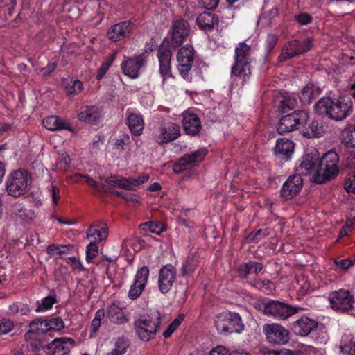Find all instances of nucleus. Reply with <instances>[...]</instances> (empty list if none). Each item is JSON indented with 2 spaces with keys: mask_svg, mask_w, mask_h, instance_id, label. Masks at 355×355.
I'll list each match as a JSON object with an SVG mask.
<instances>
[{
  "mask_svg": "<svg viewBox=\"0 0 355 355\" xmlns=\"http://www.w3.org/2000/svg\"><path fill=\"white\" fill-rule=\"evenodd\" d=\"M279 40V35L276 33L268 34L266 39L265 48L268 53L273 50Z\"/></svg>",
  "mask_w": 355,
  "mask_h": 355,
  "instance_id": "8fccbe9b",
  "label": "nucleus"
},
{
  "mask_svg": "<svg viewBox=\"0 0 355 355\" xmlns=\"http://www.w3.org/2000/svg\"><path fill=\"white\" fill-rule=\"evenodd\" d=\"M339 156L333 151L327 152L318 161L319 175H315L314 182L321 184L335 178L339 173Z\"/></svg>",
  "mask_w": 355,
  "mask_h": 355,
  "instance_id": "423d86ee",
  "label": "nucleus"
},
{
  "mask_svg": "<svg viewBox=\"0 0 355 355\" xmlns=\"http://www.w3.org/2000/svg\"><path fill=\"white\" fill-rule=\"evenodd\" d=\"M345 189L347 193H355V175L353 177V180L349 178L346 180Z\"/></svg>",
  "mask_w": 355,
  "mask_h": 355,
  "instance_id": "774afa93",
  "label": "nucleus"
},
{
  "mask_svg": "<svg viewBox=\"0 0 355 355\" xmlns=\"http://www.w3.org/2000/svg\"><path fill=\"white\" fill-rule=\"evenodd\" d=\"M68 260L71 263L72 268L76 270H85V268L83 266L82 262L79 259L76 257H70Z\"/></svg>",
  "mask_w": 355,
  "mask_h": 355,
  "instance_id": "e2e57ef3",
  "label": "nucleus"
},
{
  "mask_svg": "<svg viewBox=\"0 0 355 355\" xmlns=\"http://www.w3.org/2000/svg\"><path fill=\"white\" fill-rule=\"evenodd\" d=\"M315 112L327 115L335 121H343L353 111V102L349 96L339 97L336 102L330 98H322L315 105Z\"/></svg>",
  "mask_w": 355,
  "mask_h": 355,
  "instance_id": "f03ea898",
  "label": "nucleus"
},
{
  "mask_svg": "<svg viewBox=\"0 0 355 355\" xmlns=\"http://www.w3.org/2000/svg\"><path fill=\"white\" fill-rule=\"evenodd\" d=\"M132 20H126L112 26L107 31L109 40L117 42L127 37L133 31Z\"/></svg>",
  "mask_w": 355,
  "mask_h": 355,
  "instance_id": "6ab92c4d",
  "label": "nucleus"
},
{
  "mask_svg": "<svg viewBox=\"0 0 355 355\" xmlns=\"http://www.w3.org/2000/svg\"><path fill=\"white\" fill-rule=\"evenodd\" d=\"M46 322L48 324V331L51 329L59 331L63 329L64 327V323L60 317L54 318L51 320H46Z\"/></svg>",
  "mask_w": 355,
  "mask_h": 355,
  "instance_id": "5fc2aeb1",
  "label": "nucleus"
},
{
  "mask_svg": "<svg viewBox=\"0 0 355 355\" xmlns=\"http://www.w3.org/2000/svg\"><path fill=\"white\" fill-rule=\"evenodd\" d=\"M294 150V144L290 139L279 138L276 141L274 153L281 159L288 160Z\"/></svg>",
  "mask_w": 355,
  "mask_h": 355,
  "instance_id": "a878e982",
  "label": "nucleus"
},
{
  "mask_svg": "<svg viewBox=\"0 0 355 355\" xmlns=\"http://www.w3.org/2000/svg\"><path fill=\"white\" fill-rule=\"evenodd\" d=\"M334 263L336 265V270L338 272L346 271L354 265V262L352 260L348 259H334Z\"/></svg>",
  "mask_w": 355,
  "mask_h": 355,
  "instance_id": "09e8293b",
  "label": "nucleus"
},
{
  "mask_svg": "<svg viewBox=\"0 0 355 355\" xmlns=\"http://www.w3.org/2000/svg\"><path fill=\"white\" fill-rule=\"evenodd\" d=\"M339 348L342 355H355V332L345 331L340 338Z\"/></svg>",
  "mask_w": 355,
  "mask_h": 355,
  "instance_id": "c85d7f7f",
  "label": "nucleus"
},
{
  "mask_svg": "<svg viewBox=\"0 0 355 355\" xmlns=\"http://www.w3.org/2000/svg\"><path fill=\"white\" fill-rule=\"evenodd\" d=\"M73 345L74 340L71 338H57L49 344V349L53 350L52 355H68Z\"/></svg>",
  "mask_w": 355,
  "mask_h": 355,
  "instance_id": "393cba45",
  "label": "nucleus"
},
{
  "mask_svg": "<svg viewBox=\"0 0 355 355\" xmlns=\"http://www.w3.org/2000/svg\"><path fill=\"white\" fill-rule=\"evenodd\" d=\"M180 135V126L174 123H165L154 132L155 141L162 144L176 139Z\"/></svg>",
  "mask_w": 355,
  "mask_h": 355,
  "instance_id": "dca6fc26",
  "label": "nucleus"
},
{
  "mask_svg": "<svg viewBox=\"0 0 355 355\" xmlns=\"http://www.w3.org/2000/svg\"><path fill=\"white\" fill-rule=\"evenodd\" d=\"M112 193L120 196L128 202H138V196L134 193H122L118 191H113Z\"/></svg>",
  "mask_w": 355,
  "mask_h": 355,
  "instance_id": "052dcab7",
  "label": "nucleus"
},
{
  "mask_svg": "<svg viewBox=\"0 0 355 355\" xmlns=\"http://www.w3.org/2000/svg\"><path fill=\"white\" fill-rule=\"evenodd\" d=\"M254 286L265 292L270 293L274 290V284L269 279H255Z\"/></svg>",
  "mask_w": 355,
  "mask_h": 355,
  "instance_id": "49530a36",
  "label": "nucleus"
},
{
  "mask_svg": "<svg viewBox=\"0 0 355 355\" xmlns=\"http://www.w3.org/2000/svg\"><path fill=\"white\" fill-rule=\"evenodd\" d=\"M67 247L64 245H57L53 244L47 247L46 252L51 256H53L55 254L60 255L67 253V252L64 250Z\"/></svg>",
  "mask_w": 355,
  "mask_h": 355,
  "instance_id": "13d9d810",
  "label": "nucleus"
},
{
  "mask_svg": "<svg viewBox=\"0 0 355 355\" xmlns=\"http://www.w3.org/2000/svg\"><path fill=\"white\" fill-rule=\"evenodd\" d=\"M83 89V84L81 81L76 80L73 85L66 88V92L68 95L79 94Z\"/></svg>",
  "mask_w": 355,
  "mask_h": 355,
  "instance_id": "6e6d98bb",
  "label": "nucleus"
},
{
  "mask_svg": "<svg viewBox=\"0 0 355 355\" xmlns=\"http://www.w3.org/2000/svg\"><path fill=\"white\" fill-rule=\"evenodd\" d=\"M199 263V257L196 254H191L184 261L181 271L183 276L191 275L196 270Z\"/></svg>",
  "mask_w": 355,
  "mask_h": 355,
  "instance_id": "e433bc0d",
  "label": "nucleus"
},
{
  "mask_svg": "<svg viewBox=\"0 0 355 355\" xmlns=\"http://www.w3.org/2000/svg\"><path fill=\"white\" fill-rule=\"evenodd\" d=\"M57 302L54 296L49 295L42 299L41 301H37L35 312L41 313L50 310Z\"/></svg>",
  "mask_w": 355,
  "mask_h": 355,
  "instance_id": "a19ab883",
  "label": "nucleus"
},
{
  "mask_svg": "<svg viewBox=\"0 0 355 355\" xmlns=\"http://www.w3.org/2000/svg\"><path fill=\"white\" fill-rule=\"evenodd\" d=\"M296 288L299 295H304L310 289V284L307 282L304 278L298 279L297 282Z\"/></svg>",
  "mask_w": 355,
  "mask_h": 355,
  "instance_id": "4d7b16f0",
  "label": "nucleus"
},
{
  "mask_svg": "<svg viewBox=\"0 0 355 355\" xmlns=\"http://www.w3.org/2000/svg\"><path fill=\"white\" fill-rule=\"evenodd\" d=\"M101 115L98 107L94 105H84L80 108L78 118L80 121L85 123H95L100 119Z\"/></svg>",
  "mask_w": 355,
  "mask_h": 355,
  "instance_id": "cd10ccee",
  "label": "nucleus"
},
{
  "mask_svg": "<svg viewBox=\"0 0 355 355\" xmlns=\"http://www.w3.org/2000/svg\"><path fill=\"white\" fill-rule=\"evenodd\" d=\"M278 9L276 7H272L268 11L262 14L259 18V21L262 25L270 26L278 17Z\"/></svg>",
  "mask_w": 355,
  "mask_h": 355,
  "instance_id": "79ce46f5",
  "label": "nucleus"
},
{
  "mask_svg": "<svg viewBox=\"0 0 355 355\" xmlns=\"http://www.w3.org/2000/svg\"><path fill=\"white\" fill-rule=\"evenodd\" d=\"M312 46V40L306 38L302 41L295 40L286 44L279 57L280 61L286 60L309 51Z\"/></svg>",
  "mask_w": 355,
  "mask_h": 355,
  "instance_id": "ddd939ff",
  "label": "nucleus"
},
{
  "mask_svg": "<svg viewBox=\"0 0 355 355\" xmlns=\"http://www.w3.org/2000/svg\"><path fill=\"white\" fill-rule=\"evenodd\" d=\"M215 327L220 334L241 333L244 325L239 313L224 312L215 318Z\"/></svg>",
  "mask_w": 355,
  "mask_h": 355,
  "instance_id": "0eeeda50",
  "label": "nucleus"
},
{
  "mask_svg": "<svg viewBox=\"0 0 355 355\" xmlns=\"http://www.w3.org/2000/svg\"><path fill=\"white\" fill-rule=\"evenodd\" d=\"M329 300L332 309L340 311H350L355 316L354 297L349 290L339 289L329 294Z\"/></svg>",
  "mask_w": 355,
  "mask_h": 355,
  "instance_id": "9d476101",
  "label": "nucleus"
},
{
  "mask_svg": "<svg viewBox=\"0 0 355 355\" xmlns=\"http://www.w3.org/2000/svg\"><path fill=\"white\" fill-rule=\"evenodd\" d=\"M202 5L207 10L216 8L219 3V0H200Z\"/></svg>",
  "mask_w": 355,
  "mask_h": 355,
  "instance_id": "338daca9",
  "label": "nucleus"
},
{
  "mask_svg": "<svg viewBox=\"0 0 355 355\" xmlns=\"http://www.w3.org/2000/svg\"><path fill=\"white\" fill-rule=\"evenodd\" d=\"M144 60L141 55L135 56L123 62L121 68L125 76L131 78H136L139 76V69L144 66Z\"/></svg>",
  "mask_w": 355,
  "mask_h": 355,
  "instance_id": "4be33fe9",
  "label": "nucleus"
},
{
  "mask_svg": "<svg viewBox=\"0 0 355 355\" xmlns=\"http://www.w3.org/2000/svg\"><path fill=\"white\" fill-rule=\"evenodd\" d=\"M309 119V114L305 110H298L283 116L277 125L279 134H285L294 131L304 125Z\"/></svg>",
  "mask_w": 355,
  "mask_h": 355,
  "instance_id": "1a4fd4ad",
  "label": "nucleus"
},
{
  "mask_svg": "<svg viewBox=\"0 0 355 355\" xmlns=\"http://www.w3.org/2000/svg\"><path fill=\"white\" fill-rule=\"evenodd\" d=\"M263 313L277 320H285L297 313V309L279 301L270 300L263 306Z\"/></svg>",
  "mask_w": 355,
  "mask_h": 355,
  "instance_id": "f8f14e48",
  "label": "nucleus"
},
{
  "mask_svg": "<svg viewBox=\"0 0 355 355\" xmlns=\"http://www.w3.org/2000/svg\"><path fill=\"white\" fill-rule=\"evenodd\" d=\"M98 248L94 241H91L86 247L85 260L87 263H91L97 256Z\"/></svg>",
  "mask_w": 355,
  "mask_h": 355,
  "instance_id": "de8ad7c7",
  "label": "nucleus"
},
{
  "mask_svg": "<svg viewBox=\"0 0 355 355\" xmlns=\"http://www.w3.org/2000/svg\"><path fill=\"white\" fill-rule=\"evenodd\" d=\"M111 64V61L105 62L102 64L98 73L96 76V78L100 80L104 76V75L107 72Z\"/></svg>",
  "mask_w": 355,
  "mask_h": 355,
  "instance_id": "0e129e2a",
  "label": "nucleus"
},
{
  "mask_svg": "<svg viewBox=\"0 0 355 355\" xmlns=\"http://www.w3.org/2000/svg\"><path fill=\"white\" fill-rule=\"evenodd\" d=\"M149 277V269L147 266L139 268L135 274L133 284L128 291V297L131 300L137 299L144 290Z\"/></svg>",
  "mask_w": 355,
  "mask_h": 355,
  "instance_id": "f3484780",
  "label": "nucleus"
},
{
  "mask_svg": "<svg viewBox=\"0 0 355 355\" xmlns=\"http://www.w3.org/2000/svg\"><path fill=\"white\" fill-rule=\"evenodd\" d=\"M194 56V49L192 46L189 44L182 47L177 54L178 70L181 76L188 81L191 80L189 72L192 67Z\"/></svg>",
  "mask_w": 355,
  "mask_h": 355,
  "instance_id": "9b49d317",
  "label": "nucleus"
},
{
  "mask_svg": "<svg viewBox=\"0 0 355 355\" xmlns=\"http://www.w3.org/2000/svg\"><path fill=\"white\" fill-rule=\"evenodd\" d=\"M311 337L318 343L324 344L328 340L327 330L323 327H318L313 330Z\"/></svg>",
  "mask_w": 355,
  "mask_h": 355,
  "instance_id": "c03bdc74",
  "label": "nucleus"
},
{
  "mask_svg": "<svg viewBox=\"0 0 355 355\" xmlns=\"http://www.w3.org/2000/svg\"><path fill=\"white\" fill-rule=\"evenodd\" d=\"M190 27L188 22L182 19L176 20L172 26L170 40L165 38L159 47L157 56L159 64V73L164 83L167 78L172 77L171 60L172 52L171 47L180 46L188 36Z\"/></svg>",
  "mask_w": 355,
  "mask_h": 355,
  "instance_id": "f257e3e1",
  "label": "nucleus"
},
{
  "mask_svg": "<svg viewBox=\"0 0 355 355\" xmlns=\"http://www.w3.org/2000/svg\"><path fill=\"white\" fill-rule=\"evenodd\" d=\"M148 175H141L136 178L112 175L105 179V182L110 187H116L125 190L134 191L139 185L148 182Z\"/></svg>",
  "mask_w": 355,
  "mask_h": 355,
  "instance_id": "4468645a",
  "label": "nucleus"
},
{
  "mask_svg": "<svg viewBox=\"0 0 355 355\" xmlns=\"http://www.w3.org/2000/svg\"><path fill=\"white\" fill-rule=\"evenodd\" d=\"M108 227L103 223H96L91 225L87 230L86 234L88 239H92V241L101 242L105 241L108 236Z\"/></svg>",
  "mask_w": 355,
  "mask_h": 355,
  "instance_id": "bb28decb",
  "label": "nucleus"
},
{
  "mask_svg": "<svg viewBox=\"0 0 355 355\" xmlns=\"http://www.w3.org/2000/svg\"><path fill=\"white\" fill-rule=\"evenodd\" d=\"M302 185L303 181L300 175L289 176L281 189V197L286 200L293 198L301 191Z\"/></svg>",
  "mask_w": 355,
  "mask_h": 355,
  "instance_id": "412c9836",
  "label": "nucleus"
},
{
  "mask_svg": "<svg viewBox=\"0 0 355 355\" xmlns=\"http://www.w3.org/2000/svg\"><path fill=\"white\" fill-rule=\"evenodd\" d=\"M263 332L267 340L273 344L284 345L289 340V332L277 323L265 324Z\"/></svg>",
  "mask_w": 355,
  "mask_h": 355,
  "instance_id": "2eb2a0df",
  "label": "nucleus"
},
{
  "mask_svg": "<svg viewBox=\"0 0 355 355\" xmlns=\"http://www.w3.org/2000/svg\"><path fill=\"white\" fill-rule=\"evenodd\" d=\"M13 328L14 324L11 320L6 319L0 320V335L6 334L11 331Z\"/></svg>",
  "mask_w": 355,
  "mask_h": 355,
  "instance_id": "bf43d9fd",
  "label": "nucleus"
},
{
  "mask_svg": "<svg viewBox=\"0 0 355 355\" xmlns=\"http://www.w3.org/2000/svg\"><path fill=\"white\" fill-rule=\"evenodd\" d=\"M160 326L161 318L159 313L151 315H140L133 323L137 336L144 342L153 340L159 331Z\"/></svg>",
  "mask_w": 355,
  "mask_h": 355,
  "instance_id": "39448f33",
  "label": "nucleus"
},
{
  "mask_svg": "<svg viewBox=\"0 0 355 355\" xmlns=\"http://www.w3.org/2000/svg\"><path fill=\"white\" fill-rule=\"evenodd\" d=\"M325 130L322 125H320L317 121H313L307 129L303 131V135L306 137H320L323 135Z\"/></svg>",
  "mask_w": 355,
  "mask_h": 355,
  "instance_id": "58836bf2",
  "label": "nucleus"
},
{
  "mask_svg": "<svg viewBox=\"0 0 355 355\" xmlns=\"http://www.w3.org/2000/svg\"><path fill=\"white\" fill-rule=\"evenodd\" d=\"M320 159L319 153L315 148H311L306 150L304 155L296 164L295 171L297 175L302 178V175H319V164Z\"/></svg>",
  "mask_w": 355,
  "mask_h": 355,
  "instance_id": "6e6552de",
  "label": "nucleus"
},
{
  "mask_svg": "<svg viewBox=\"0 0 355 355\" xmlns=\"http://www.w3.org/2000/svg\"><path fill=\"white\" fill-rule=\"evenodd\" d=\"M107 318L115 324H123L128 322V319L117 303H112L107 310Z\"/></svg>",
  "mask_w": 355,
  "mask_h": 355,
  "instance_id": "72a5a7b5",
  "label": "nucleus"
},
{
  "mask_svg": "<svg viewBox=\"0 0 355 355\" xmlns=\"http://www.w3.org/2000/svg\"><path fill=\"white\" fill-rule=\"evenodd\" d=\"M10 211L12 215L15 216L16 219H19L24 223H28L35 217L34 212L26 209L24 206L19 203L12 205Z\"/></svg>",
  "mask_w": 355,
  "mask_h": 355,
  "instance_id": "c9c22d12",
  "label": "nucleus"
},
{
  "mask_svg": "<svg viewBox=\"0 0 355 355\" xmlns=\"http://www.w3.org/2000/svg\"><path fill=\"white\" fill-rule=\"evenodd\" d=\"M318 325V322L315 320L307 317H302L293 323V329L295 334L306 336L312 334Z\"/></svg>",
  "mask_w": 355,
  "mask_h": 355,
  "instance_id": "b1692460",
  "label": "nucleus"
},
{
  "mask_svg": "<svg viewBox=\"0 0 355 355\" xmlns=\"http://www.w3.org/2000/svg\"><path fill=\"white\" fill-rule=\"evenodd\" d=\"M31 183L32 176L28 171L15 170L7 176L5 182L6 191L9 196L18 198L29 191Z\"/></svg>",
  "mask_w": 355,
  "mask_h": 355,
  "instance_id": "7ed1b4c3",
  "label": "nucleus"
},
{
  "mask_svg": "<svg viewBox=\"0 0 355 355\" xmlns=\"http://www.w3.org/2000/svg\"><path fill=\"white\" fill-rule=\"evenodd\" d=\"M47 191L49 196L52 199L53 205H57L60 199V189L53 184H51L47 187Z\"/></svg>",
  "mask_w": 355,
  "mask_h": 355,
  "instance_id": "864d4df0",
  "label": "nucleus"
},
{
  "mask_svg": "<svg viewBox=\"0 0 355 355\" xmlns=\"http://www.w3.org/2000/svg\"><path fill=\"white\" fill-rule=\"evenodd\" d=\"M218 23V18L216 15L210 12H203L196 18V24L200 28L205 31H211Z\"/></svg>",
  "mask_w": 355,
  "mask_h": 355,
  "instance_id": "7c9ffc66",
  "label": "nucleus"
},
{
  "mask_svg": "<svg viewBox=\"0 0 355 355\" xmlns=\"http://www.w3.org/2000/svg\"><path fill=\"white\" fill-rule=\"evenodd\" d=\"M127 123L130 131L136 135H140L144 130V122L140 113L127 110Z\"/></svg>",
  "mask_w": 355,
  "mask_h": 355,
  "instance_id": "c756f323",
  "label": "nucleus"
},
{
  "mask_svg": "<svg viewBox=\"0 0 355 355\" xmlns=\"http://www.w3.org/2000/svg\"><path fill=\"white\" fill-rule=\"evenodd\" d=\"M141 227L143 230L149 231L157 235H159L164 230L162 225L153 221L144 223L141 225Z\"/></svg>",
  "mask_w": 355,
  "mask_h": 355,
  "instance_id": "a18cd8bd",
  "label": "nucleus"
},
{
  "mask_svg": "<svg viewBox=\"0 0 355 355\" xmlns=\"http://www.w3.org/2000/svg\"><path fill=\"white\" fill-rule=\"evenodd\" d=\"M208 355H231V353L225 347L219 345L213 348Z\"/></svg>",
  "mask_w": 355,
  "mask_h": 355,
  "instance_id": "680f3d73",
  "label": "nucleus"
},
{
  "mask_svg": "<svg viewBox=\"0 0 355 355\" xmlns=\"http://www.w3.org/2000/svg\"><path fill=\"white\" fill-rule=\"evenodd\" d=\"M182 116V126L185 132L191 135H197L201 128L198 116L189 111L184 112Z\"/></svg>",
  "mask_w": 355,
  "mask_h": 355,
  "instance_id": "5701e85b",
  "label": "nucleus"
},
{
  "mask_svg": "<svg viewBox=\"0 0 355 355\" xmlns=\"http://www.w3.org/2000/svg\"><path fill=\"white\" fill-rule=\"evenodd\" d=\"M343 142L350 147H355V124L347 126L343 131Z\"/></svg>",
  "mask_w": 355,
  "mask_h": 355,
  "instance_id": "37998d69",
  "label": "nucleus"
},
{
  "mask_svg": "<svg viewBox=\"0 0 355 355\" xmlns=\"http://www.w3.org/2000/svg\"><path fill=\"white\" fill-rule=\"evenodd\" d=\"M260 355H295V352L291 350L275 351L262 347L259 349Z\"/></svg>",
  "mask_w": 355,
  "mask_h": 355,
  "instance_id": "3c124183",
  "label": "nucleus"
},
{
  "mask_svg": "<svg viewBox=\"0 0 355 355\" xmlns=\"http://www.w3.org/2000/svg\"><path fill=\"white\" fill-rule=\"evenodd\" d=\"M29 328L30 329L25 334L26 341L33 340L34 334L40 335L48 331L46 320L35 319L30 323Z\"/></svg>",
  "mask_w": 355,
  "mask_h": 355,
  "instance_id": "473e14b6",
  "label": "nucleus"
},
{
  "mask_svg": "<svg viewBox=\"0 0 355 355\" xmlns=\"http://www.w3.org/2000/svg\"><path fill=\"white\" fill-rule=\"evenodd\" d=\"M177 276V270L171 264L163 266L159 272L158 287L161 293L166 294L172 288Z\"/></svg>",
  "mask_w": 355,
  "mask_h": 355,
  "instance_id": "a211bd4d",
  "label": "nucleus"
},
{
  "mask_svg": "<svg viewBox=\"0 0 355 355\" xmlns=\"http://www.w3.org/2000/svg\"><path fill=\"white\" fill-rule=\"evenodd\" d=\"M250 46L241 42L235 49L234 63L232 67L231 75L237 77L242 82L247 81L252 74Z\"/></svg>",
  "mask_w": 355,
  "mask_h": 355,
  "instance_id": "20e7f679",
  "label": "nucleus"
},
{
  "mask_svg": "<svg viewBox=\"0 0 355 355\" xmlns=\"http://www.w3.org/2000/svg\"><path fill=\"white\" fill-rule=\"evenodd\" d=\"M207 150L205 149L198 150L191 154H186L181 157L173 166V171L180 173L187 169L196 162H201L205 157Z\"/></svg>",
  "mask_w": 355,
  "mask_h": 355,
  "instance_id": "aec40b11",
  "label": "nucleus"
},
{
  "mask_svg": "<svg viewBox=\"0 0 355 355\" xmlns=\"http://www.w3.org/2000/svg\"><path fill=\"white\" fill-rule=\"evenodd\" d=\"M318 94L319 89L313 84H308L303 88L300 99L303 104H309Z\"/></svg>",
  "mask_w": 355,
  "mask_h": 355,
  "instance_id": "4c0bfd02",
  "label": "nucleus"
},
{
  "mask_svg": "<svg viewBox=\"0 0 355 355\" xmlns=\"http://www.w3.org/2000/svg\"><path fill=\"white\" fill-rule=\"evenodd\" d=\"M43 125L51 131L60 130H71V125L69 122L58 116H49L43 119Z\"/></svg>",
  "mask_w": 355,
  "mask_h": 355,
  "instance_id": "2f4dec72",
  "label": "nucleus"
},
{
  "mask_svg": "<svg viewBox=\"0 0 355 355\" xmlns=\"http://www.w3.org/2000/svg\"><path fill=\"white\" fill-rule=\"evenodd\" d=\"M128 347L129 343L128 340L124 338H119L115 341L114 347L105 355H123Z\"/></svg>",
  "mask_w": 355,
  "mask_h": 355,
  "instance_id": "ea45409f",
  "label": "nucleus"
},
{
  "mask_svg": "<svg viewBox=\"0 0 355 355\" xmlns=\"http://www.w3.org/2000/svg\"><path fill=\"white\" fill-rule=\"evenodd\" d=\"M295 18L302 25H306L311 21V17L307 13H301Z\"/></svg>",
  "mask_w": 355,
  "mask_h": 355,
  "instance_id": "69168bd1",
  "label": "nucleus"
},
{
  "mask_svg": "<svg viewBox=\"0 0 355 355\" xmlns=\"http://www.w3.org/2000/svg\"><path fill=\"white\" fill-rule=\"evenodd\" d=\"M263 269V265L259 262L249 261L239 266V276L246 278L250 274H258Z\"/></svg>",
  "mask_w": 355,
  "mask_h": 355,
  "instance_id": "f704fd0d",
  "label": "nucleus"
},
{
  "mask_svg": "<svg viewBox=\"0 0 355 355\" xmlns=\"http://www.w3.org/2000/svg\"><path fill=\"white\" fill-rule=\"evenodd\" d=\"M296 99L294 96H284L280 101V108L282 112H286V109L292 110L296 105Z\"/></svg>",
  "mask_w": 355,
  "mask_h": 355,
  "instance_id": "603ef678",
  "label": "nucleus"
}]
</instances>
